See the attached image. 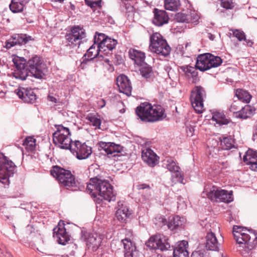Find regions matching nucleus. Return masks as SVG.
<instances>
[{"mask_svg":"<svg viewBox=\"0 0 257 257\" xmlns=\"http://www.w3.org/2000/svg\"><path fill=\"white\" fill-rule=\"evenodd\" d=\"M203 193H206L207 197L213 202L230 203L233 201L232 191L228 192L215 186H212L208 191L205 188Z\"/></svg>","mask_w":257,"mask_h":257,"instance_id":"nucleus-9","label":"nucleus"},{"mask_svg":"<svg viewBox=\"0 0 257 257\" xmlns=\"http://www.w3.org/2000/svg\"><path fill=\"white\" fill-rule=\"evenodd\" d=\"M168 239L161 234H156L150 237L146 242V246L151 249H160L165 251L169 249L171 247Z\"/></svg>","mask_w":257,"mask_h":257,"instance_id":"nucleus-10","label":"nucleus"},{"mask_svg":"<svg viewBox=\"0 0 257 257\" xmlns=\"http://www.w3.org/2000/svg\"><path fill=\"white\" fill-rule=\"evenodd\" d=\"M13 72V76L16 79L24 80L30 73L36 78L41 79L44 74L40 68L41 65H15Z\"/></svg>","mask_w":257,"mask_h":257,"instance_id":"nucleus-7","label":"nucleus"},{"mask_svg":"<svg viewBox=\"0 0 257 257\" xmlns=\"http://www.w3.org/2000/svg\"><path fill=\"white\" fill-rule=\"evenodd\" d=\"M188 243L186 240L179 241L174 248L173 257H188Z\"/></svg>","mask_w":257,"mask_h":257,"instance_id":"nucleus-25","label":"nucleus"},{"mask_svg":"<svg viewBox=\"0 0 257 257\" xmlns=\"http://www.w3.org/2000/svg\"><path fill=\"white\" fill-rule=\"evenodd\" d=\"M23 145L26 149L33 151L35 148L36 140L32 137H28L23 141Z\"/></svg>","mask_w":257,"mask_h":257,"instance_id":"nucleus-39","label":"nucleus"},{"mask_svg":"<svg viewBox=\"0 0 257 257\" xmlns=\"http://www.w3.org/2000/svg\"><path fill=\"white\" fill-rule=\"evenodd\" d=\"M235 96L241 102L249 103L251 98V95L247 91L242 89H237L235 91Z\"/></svg>","mask_w":257,"mask_h":257,"instance_id":"nucleus-34","label":"nucleus"},{"mask_svg":"<svg viewBox=\"0 0 257 257\" xmlns=\"http://www.w3.org/2000/svg\"><path fill=\"white\" fill-rule=\"evenodd\" d=\"M167 162L168 164L166 165V167L172 173L180 170V167L176 165L174 161H171L169 162L168 161Z\"/></svg>","mask_w":257,"mask_h":257,"instance_id":"nucleus-47","label":"nucleus"},{"mask_svg":"<svg viewBox=\"0 0 257 257\" xmlns=\"http://www.w3.org/2000/svg\"><path fill=\"white\" fill-rule=\"evenodd\" d=\"M21 193H17V194L13 196L14 197H20L21 196Z\"/></svg>","mask_w":257,"mask_h":257,"instance_id":"nucleus-63","label":"nucleus"},{"mask_svg":"<svg viewBox=\"0 0 257 257\" xmlns=\"http://www.w3.org/2000/svg\"><path fill=\"white\" fill-rule=\"evenodd\" d=\"M85 4L91 8H94L96 7H101V1H91L89 0H85Z\"/></svg>","mask_w":257,"mask_h":257,"instance_id":"nucleus-53","label":"nucleus"},{"mask_svg":"<svg viewBox=\"0 0 257 257\" xmlns=\"http://www.w3.org/2000/svg\"><path fill=\"white\" fill-rule=\"evenodd\" d=\"M55 127L56 131L53 134L54 144L62 149L70 150L74 142L71 139L69 129L62 125H55Z\"/></svg>","mask_w":257,"mask_h":257,"instance_id":"nucleus-5","label":"nucleus"},{"mask_svg":"<svg viewBox=\"0 0 257 257\" xmlns=\"http://www.w3.org/2000/svg\"><path fill=\"white\" fill-rule=\"evenodd\" d=\"M219 65H194L192 67L191 65H182L180 69L185 72L188 77L193 78V82L195 83L197 80L198 72L197 69L201 71H205L212 68H215Z\"/></svg>","mask_w":257,"mask_h":257,"instance_id":"nucleus-14","label":"nucleus"},{"mask_svg":"<svg viewBox=\"0 0 257 257\" xmlns=\"http://www.w3.org/2000/svg\"><path fill=\"white\" fill-rule=\"evenodd\" d=\"M15 92L24 102L34 103L36 100L37 96L32 89L19 87Z\"/></svg>","mask_w":257,"mask_h":257,"instance_id":"nucleus-16","label":"nucleus"},{"mask_svg":"<svg viewBox=\"0 0 257 257\" xmlns=\"http://www.w3.org/2000/svg\"><path fill=\"white\" fill-rule=\"evenodd\" d=\"M14 64H26L27 60L24 57H21L16 55L12 56Z\"/></svg>","mask_w":257,"mask_h":257,"instance_id":"nucleus-48","label":"nucleus"},{"mask_svg":"<svg viewBox=\"0 0 257 257\" xmlns=\"http://www.w3.org/2000/svg\"><path fill=\"white\" fill-rule=\"evenodd\" d=\"M64 225L63 222L61 224L60 222L58 226L53 229V236L57 238L58 242L62 245L66 244L70 240V236L66 232Z\"/></svg>","mask_w":257,"mask_h":257,"instance_id":"nucleus-19","label":"nucleus"},{"mask_svg":"<svg viewBox=\"0 0 257 257\" xmlns=\"http://www.w3.org/2000/svg\"><path fill=\"white\" fill-rule=\"evenodd\" d=\"M188 14L178 13L175 16V19L178 22L188 23Z\"/></svg>","mask_w":257,"mask_h":257,"instance_id":"nucleus-46","label":"nucleus"},{"mask_svg":"<svg viewBox=\"0 0 257 257\" xmlns=\"http://www.w3.org/2000/svg\"><path fill=\"white\" fill-rule=\"evenodd\" d=\"M131 213L129 212L128 208L121 207L118 209L115 213L116 218L120 222H124L127 218L129 217Z\"/></svg>","mask_w":257,"mask_h":257,"instance_id":"nucleus-36","label":"nucleus"},{"mask_svg":"<svg viewBox=\"0 0 257 257\" xmlns=\"http://www.w3.org/2000/svg\"><path fill=\"white\" fill-rule=\"evenodd\" d=\"M16 168V166L12 161L0 154V182L5 187L9 185V178L14 175Z\"/></svg>","mask_w":257,"mask_h":257,"instance_id":"nucleus-8","label":"nucleus"},{"mask_svg":"<svg viewBox=\"0 0 257 257\" xmlns=\"http://www.w3.org/2000/svg\"><path fill=\"white\" fill-rule=\"evenodd\" d=\"M205 247L207 250L218 251L220 243L218 242L215 234L212 232H208L206 236Z\"/></svg>","mask_w":257,"mask_h":257,"instance_id":"nucleus-24","label":"nucleus"},{"mask_svg":"<svg viewBox=\"0 0 257 257\" xmlns=\"http://www.w3.org/2000/svg\"><path fill=\"white\" fill-rule=\"evenodd\" d=\"M151 257H162V256L160 254H154L151 256Z\"/></svg>","mask_w":257,"mask_h":257,"instance_id":"nucleus-62","label":"nucleus"},{"mask_svg":"<svg viewBox=\"0 0 257 257\" xmlns=\"http://www.w3.org/2000/svg\"><path fill=\"white\" fill-rule=\"evenodd\" d=\"M99 45L97 43H95L94 40V44L89 48L87 51L86 53L83 56L82 59L83 61L81 63V64H84L88 61H92V63H94L96 57L100 54H103L104 50H102L101 49H99Z\"/></svg>","mask_w":257,"mask_h":257,"instance_id":"nucleus-17","label":"nucleus"},{"mask_svg":"<svg viewBox=\"0 0 257 257\" xmlns=\"http://www.w3.org/2000/svg\"><path fill=\"white\" fill-rule=\"evenodd\" d=\"M86 118L91 123V125L95 126L96 128H100L101 121L96 115L89 114Z\"/></svg>","mask_w":257,"mask_h":257,"instance_id":"nucleus-41","label":"nucleus"},{"mask_svg":"<svg viewBox=\"0 0 257 257\" xmlns=\"http://www.w3.org/2000/svg\"><path fill=\"white\" fill-rule=\"evenodd\" d=\"M233 35L236 37L238 41L246 40L245 35L244 33L239 30H235L233 31Z\"/></svg>","mask_w":257,"mask_h":257,"instance_id":"nucleus-49","label":"nucleus"},{"mask_svg":"<svg viewBox=\"0 0 257 257\" xmlns=\"http://www.w3.org/2000/svg\"><path fill=\"white\" fill-rule=\"evenodd\" d=\"M191 257H205L204 251L201 250L194 251L192 253Z\"/></svg>","mask_w":257,"mask_h":257,"instance_id":"nucleus-55","label":"nucleus"},{"mask_svg":"<svg viewBox=\"0 0 257 257\" xmlns=\"http://www.w3.org/2000/svg\"><path fill=\"white\" fill-rule=\"evenodd\" d=\"M85 37L84 31L79 27H75L70 34L66 36L67 41L74 45H80V40Z\"/></svg>","mask_w":257,"mask_h":257,"instance_id":"nucleus-21","label":"nucleus"},{"mask_svg":"<svg viewBox=\"0 0 257 257\" xmlns=\"http://www.w3.org/2000/svg\"><path fill=\"white\" fill-rule=\"evenodd\" d=\"M87 189L92 196L95 198L94 201L97 203H100L102 200V198H96L97 194L109 202L115 200L112 186L108 181L99 179L97 177L90 179L87 185Z\"/></svg>","mask_w":257,"mask_h":257,"instance_id":"nucleus-1","label":"nucleus"},{"mask_svg":"<svg viewBox=\"0 0 257 257\" xmlns=\"http://www.w3.org/2000/svg\"><path fill=\"white\" fill-rule=\"evenodd\" d=\"M32 37L23 34H15L5 42V47L11 49L16 45H22L32 40Z\"/></svg>","mask_w":257,"mask_h":257,"instance_id":"nucleus-15","label":"nucleus"},{"mask_svg":"<svg viewBox=\"0 0 257 257\" xmlns=\"http://www.w3.org/2000/svg\"><path fill=\"white\" fill-rule=\"evenodd\" d=\"M10 9L14 13L21 12L23 11L25 5L17 0H12L10 5Z\"/></svg>","mask_w":257,"mask_h":257,"instance_id":"nucleus-37","label":"nucleus"},{"mask_svg":"<svg viewBox=\"0 0 257 257\" xmlns=\"http://www.w3.org/2000/svg\"><path fill=\"white\" fill-rule=\"evenodd\" d=\"M140 69L142 76L145 78H150L153 74V70L149 65H142Z\"/></svg>","mask_w":257,"mask_h":257,"instance_id":"nucleus-40","label":"nucleus"},{"mask_svg":"<svg viewBox=\"0 0 257 257\" xmlns=\"http://www.w3.org/2000/svg\"><path fill=\"white\" fill-rule=\"evenodd\" d=\"M183 175L180 172V170L172 173L171 181L173 183H180L184 184L183 182Z\"/></svg>","mask_w":257,"mask_h":257,"instance_id":"nucleus-42","label":"nucleus"},{"mask_svg":"<svg viewBox=\"0 0 257 257\" xmlns=\"http://www.w3.org/2000/svg\"><path fill=\"white\" fill-rule=\"evenodd\" d=\"M51 174L67 189L75 191L79 189V183L70 171L56 165L51 170Z\"/></svg>","mask_w":257,"mask_h":257,"instance_id":"nucleus-4","label":"nucleus"},{"mask_svg":"<svg viewBox=\"0 0 257 257\" xmlns=\"http://www.w3.org/2000/svg\"><path fill=\"white\" fill-rule=\"evenodd\" d=\"M94 40L95 43L98 44L100 49L104 50L103 54H109L110 55H111L110 51L115 48L117 43L116 40L111 39L102 33L98 34L97 36L95 35Z\"/></svg>","mask_w":257,"mask_h":257,"instance_id":"nucleus-12","label":"nucleus"},{"mask_svg":"<svg viewBox=\"0 0 257 257\" xmlns=\"http://www.w3.org/2000/svg\"><path fill=\"white\" fill-rule=\"evenodd\" d=\"M252 140L253 141H256L257 142V125L253 134Z\"/></svg>","mask_w":257,"mask_h":257,"instance_id":"nucleus-57","label":"nucleus"},{"mask_svg":"<svg viewBox=\"0 0 257 257\" xmlns=\"http://www.w3.org/2000/svg\"><path fill=\"white\" fill-rule=\"evenodd\" d=\"M237 103H238L237 102L234 101L231 104L230 107L229 108V110L231 112L235 113V115H236V112L238 111L237 110L238 109Z\"/></svg>","mask_w":257,"mask_h":257,"instance_id":"nucleus-56","label":"nucleus"},{"mask_svg":"<svg viewBox=\"0 0 257 257\" xmlns=\"http://www.w3.org/2000/svg\"><path fill=\"white\" fill-rule=\"evenodd\" d=\"M208 38L211 40H213L214 39V36L213 35L211 34V33L208 34Z\"/></svg>","mask_w":257,"mask_h":257,"instance_id":"nucleus-60","label":"nucleus"},{"mask_svg":"<svg viewBox=\"0 0 257 257\" xmlns=\"http://www.w3.org/2000/svg\"><path fill=\"white\" fill-rule=\"evenodd\" d=\"M124 250V257H137L138 251L131 240L125 238L121 240Z\"/></svg>","mask_w":257,"mask_h":257,"instance_id":"nucleus-27","label":"nucleus"},{"mask_svg":"<svg viewBox=\"0 0 257 257\" xmlns=\"http://www.w3.org/2000/svg\"><path fill=\"white\" fill-rule=\"evenodd\" d=\"M116 84L119 92L129 96L131 95L132 86L128 77L124 74L119 75L116 78Z\"/></svg>","mask_w":257,"mask_h":257,"instance_id":"nucleus-18","label":"nucleus"},{"mask_svg":"<svg viewBox=\"0 0 257 257\" xmlns=\"http://www.w3.org/2000/svg\"><path fill=\"white\" fill-rule=\"evenodd\" d=\"M84 238L87 245L93 248H98L101 242V237L96 233L86 232L84 234Z\"/></svg>","mask_w":257,"mask_h":257,"instance_id":"nucleus-28","label":"nucleus"},{"mask_svg":"<svg viewBox=\"0 0 257 257\" xmlns=\"http://www.w3.org/2000/svg\"><path fill=\"white\" fill-rule=\"evenodd\" d=\"M102 101H103V105L101 106V107H103V106L105 105V101H104L103 99H102Z\"/></svg>","mask_w":257,"mask_h":257,"instance_id":"nucleus-64","label":"nucleus"},{"mask_svg":"<svg viewBox=\"0 0 257 257\" xmlns=\"http://www.w3.org/2000/svg\"><path fill=\"white\" fill-rule=\"evenodd\" d=\"M244 41L246 42V45L249 47H251L253 45V42L250 40H247L246 39V40Z\"/></svg>","mask_w":257,"mask_h":257,"instance_id":"nucleus-59","label":"nucleus"},{"mask_svg":"<svg viewBox=\"0 0 257 257\" xmlns=\"http://www.w3.org/2000/svg\"><path fill=\"white\" fill-rule=\"evenodd\" d=\"M135 112L139 118L146 122L161 120L166 116L165 109L161 105H152L147 102L141 103L136 107Z\"/></svg>","mask_w":257,"mask_h":257,"instance_id":"nucleus-3","label":"nucleus"},{"mask_svg":"<svg viewBox=\"0 0 257 257\" xmlns=\"http://www.w3.org/2000/svg\"><path fill=\"white\" fill-rule=\"evenodd\" d=\"M44 257H59V256L58 255H56L55 256V255H53L52 254H49V255H48L45 256Z\"/></svg>","mask_w":257,"mask_h":257,"instance_id":"nucleus-61","label":"nucleus"},{"mask_svg":"<svg viewBox=\"0 0 257 257\" xmlns=\"http://www.w3.org/2000/svg\"><path fill=\"white\" fill-rule=\"evenodd\" d=\"M253 111L250 106L247 105L242 107L241 110L236 112L235 117L241 119H246L250 117L253 114Z\"/></svg>","mask_w":257,"mask_h":257,"instance_id":"nucleus-33","label":"nucleus"},{"mask_svg":"<svg viewBox=\"0 0 257 257\" xmlns=\"http://www.w3.org/2000/svg\"><path fill=\"white\" fill-rule=\"evenodd\" d=\"M111 142L106 143L103 142H100L99 143V147L103 149L107 155H109V150L110 149L111 145Z\"/></svg>","mask_w":257,"mask_h":257,"instance_id":"nucleus-52","label":"nucleus"},{"mask_svg":"<svg viewBox=\"0 0 257 257\" xmlns=\"http://www.w3.org/2000/svg\"><path fill=\"white\" fill-rule=\"evenodd\" d=\"M188 23L196 24L199 19L198 14L195 11H190L188 13Z\"/></svg>","mask_w":257,"mask_h":257,"instance_id":"nucleus-44","label":"nucleus"},{"mask_svg":"<svg viewBox=\"0 0 257 257\" xmlns=\"http://www.w3.org/2000/svg\"><path fill=\"white\" fill-rule=\"evenodd\" d=\"M199 62L200 64H221L223 61L219 56L206 53L198 56L195 64H199Z\"/></svg>","mask_w":257,"mask_h":257,"instance_id":"nucleus-20","label":"nucleus"},{"mask_svg":"<svg viewBox=\"0 0 257 257\" xmlns=\"http://www.w3.org/2000/svg\"><path fill=\"white\" fill-rule=\"evenodd\" d=\"M142 158L143 161L151 167L155 166L158 162L157 156L150 149L143 150Z\"/></svg>","mask_w":257,"mask_h":257,"instance_id":"nucleus-26","label":"nucleus"},{"mask_svg":"<svg viewBox=\"0 0 257 257\" xmlns=\"http://www.w3.org/2000/svg\"><path fill=\"white\" fill-rule=\"evenodd\" d=\"M205 96V91L204 88L200 86H196L191 91L190 96L191 104L198 113L202 112L204 97Z\"/></svg>","mask_w":257,"mask_h":257,"instance_id":"nucleus-11","label":"nucleus"},{"mask_svg":"<svg viewBox=\"0 0 257 257\" xmlns=\"http://www.w3.org/2000/svg\"><path fill=\"white\" fill-rule=\"evenodd\" d=\"M181 6L180 0H165L164 7L166 10L176 11Z\"/></svg>","mask_w":257,"mask_h":257,"instance_id":"nucleus-35","label":"nucleus"},{"mask_svg":"<svg viewBox=\"0 0 257 257\" xmlns=\"http://www.w3.org/2000/svg\"><path fill=\"white\" fill-rule=\"evenodd\" d=\"M212 120L219 125H226L231 121L227 118L223 112L215 111L212 113Z\"/></svg>","mask_w":257,"mask_h":257,"instance_id":"nucleus-31","label":"nucleus"},{"mask_svg":"<svg viewBox=\"0 0 257 257\" xmlns=\"http://www.w3.org/2000/svg\"><path fill=\"white\" fill-rule=\"evenodd\" d=\"M28 63L29 64H42L43 60L40 56L35 55L29 60Z\"/></svg>","mask_w":257,"mask_h":257,"instance_id":"nucleus-50","label":"nucleus"},{"mask_svg":"<svg viewBox=\"0 0 257 257\" xmlns=\"http://www.w3.org/2000/svg\"><path fill=\"white\" fill-rule=\"evenodd\" d=\"M149 49L151 52L163 56L168 55L171 48L166 40L159 33H153L150 37Z\"/></svg>","mask_w":257,"mask_h":257,"instance_id":"nucleus-6","label":"nucleus"},{"mask_svg":"<svg viewBox=\"0 0 257 257\" xmlns=\"http://www.w3.org/2000/svg\"><path fill=\"white\" fill-rule=\"evenodd\" d=\"M243 161L246 165H250L251 170H257V151L248 149L243 156Z\"/></svg>","mask_w":257,"mask_h":257,"instance_id":"nucleus-22","label":"nucleus"},{"mask_svg":"<svg viewBox=\"0 0 257 257\" xmlns=\"http://www.w3.org/2000/svg\"><path fill=\"white\" fill-rule=\"evenodd\" d=\"M154 17L153 23L157 26H162L168 23L169 17L165 11L158 9L154 10Z\"/></svg>","mask_w":257,"mask_h":257,"instance_id":"nucleus-23","label":"nucleus"},{"mask_svg":"<svg viewBox=\"0 0 257 257\" xmlns=\"http://www.w3.org/2000/svg\"><path fill=\"white\" fill-rule=\"evenodd\" d=\"M219 140L223 149L229 150L235 148L234 139L231 136L220 137Z\"/></svg>","mask_w":257,"mask_h":257,"instance_id":"nucleus-32","label":"nucleus"},{"mask_svg":"<svg viewBox=\"0 0 257 257\" xmlns=\"http://www.w3.org/2000/svg\"><path fill=\"white\" fill-rule=\"evenodd\" d=\"M110 149L109 150V155L111 157H115L118 156V153L123 152V147L119 145H116L114 143H111Z\"/></svg>","mask_w":257,"mask_h":257,"instance_id":"nucleus-38","label":"nucleus"},{"mask_svg":"<svg viewBox=\"0 0 257 257\" xmlns=\"http://www.w3.org/2000/svg\"><path fill=\"white\" fill-rule=\"evenodd\" d=\"M221 6L226 10L232 9L234 7L232 0H220Z\"/></svg>","mask_w":257,"mask_h":257,"instance_id":"nucleus-51","label":"nucleus"},{"mask_svg":"<svg viewBox=\"0 0 257 257\" xmlns=\"http://www.w3.org/2000/svg\"><path fill=\"white\" fill-rule=\"evenodd\" d=\"M234 239L239 245L238 250L242 253L244 250L248 252L257 245V233L252 230H246L241 226L235 225L233 227Z\"/></svg>","mask_w":257,"mask_h":257,"instance_id":"nucleus-2","label":"nucleus"},{"mask_svg":"<svg viewBox=\"0 0 257 257\" xmlns=\"http://www.w3.org/2000/svg\"><path fill=\"white\" fill-rule=\"evenodd\" d=\"M48 99L51 102L57 103V99L52 96L48 95Z\"/></svg>","mask_w":257,"mask_h":257,"instance_id":"nucleus-58","label":"nucleus"},{"mask_svg":"<svg viewBox=\"0 0 257 257\" xmlns=\"http://www.w3.org/2000/svg\"><path fill=\"white\" fill-rule=\"evenodd\" d=\"M70 151L79 160L87 159L92 153L91 148L86 145L85 143H81L79 141L73 142Z\"/></svg>","mask_w":257,"mask_h":257,"instance_id":"nucleus-13","label":"nucleus"},{"mask_svg":"<svg viewBox=\"0 0 257 257\" xmlns=\"http://www.w3.org/2000/svg\"><path fill=\"white\" fill-rule=\"evenodd\" d=\"M109 54L100 53L96 58L94 63H99L100 64L109 63L110 62Z\"/></svg>","mask_w":257,"mask_h":257,"instance_id":"nucleus-43","label":"nucleus"},{"mask_svg":"<svg viewBox=\"0 0 257 257\" xmlns=\"http://www.w3.org/2000/svg\"><path fill=\"white\" fill-rule=\"evenodd\" d=\"M137 188L139 190L147 189V191L148 192L146 197H148L150 196L151 187L149 185L145 183L139 184L137 186Z\"/></svg>","mask_w":257,"mask_h":257,"instance_id":"nucleus-54","label":"nucleus"},{"mask_svg":"<svg viewBox=\"0 0 257 257\" xmlns=\"http://www.w3.org/2000/svg\"><path fill=\"white\" fill-rule=\"evenodd\" d=\"M183 218L179 216L170 217L167 226L171 230H174L178 229L182 225L183 223Z\"/></svg>","mask_w":257,"mask_h":257,"instance_id":"nucleus-30","label":"nucleus"},{"mask_svg":"<svg viewBox=\"0 0 257 257\" xmlns=\"http://www.w3.org/2000/svg\"><path fill=\"white\" fill-rule=\"evenodd\" d=\"M154 222L158 227H162L168 224V221L161 215L156 216L154 220Z\"/></svg>","mask_w":257,"mask_h":257,"instance_id":"nucleus-45","label":"nucleus"},{"mask_svg":"<svg viewBox=\"0 0 257 257\" xmlns=\"http://www.w3.org/2000/svg\"><path fill=\"white\" fill-rule=\"evenodd\" d=\"M130 58L134 61L135 64H148L145 62V54L139 50L132 49L128 52Z\"/></svg>","mask_w":257,"mask_h":257,"instance_id":"nucleus-29","label":"nucleus"}]
</instances>
